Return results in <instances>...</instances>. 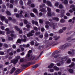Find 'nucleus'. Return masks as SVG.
Listing matches in <instances>:
<instances>
[{
  "mask_svg": "<svg viewBox=\"0 0 75 75\" xmlns=\"http://www.w3.org/2000/svg\"><path fill=\"white\" fill-rule=\"evenodd\" d=\"M11 38L10 37L8 38V40H13V37H14V35L13 34H11Z\"/></svg>",
  "mask_w": 75,
  "mask_h": 75,
  "instance_id": "obj_7",
  "label": "nucleus"
},
{
  "mask_svg": "<svg viewBox=\"0 0 75 75\" xmlns=\"http://www.w3.org/2000/svg\"><path fill=\"white\" fill-rule=\"evenodd\" d=\"M13 48H16V46L14 45H13Z\"/></svg>",
  "mask_w": 75,
  "mask_h": 75,
  "instance_id": "obj_63",
  "label": "nucleus"
},
{
  "mask_svg": "<svg viewBox=\"0 0 75 75\" xmlns=\"http://www.w3.org/2000/svg\"><path fill=\"white\" fill-rule=\"evenodd\" d=\"M35 56H33L31 57V59H35Z\"/></svg>",
  "mask_w": 75,
  "mask_h": 75,
  "instance_id": "obj_40",
  "label": "nucleus"
},
{
  "mask_svg": "<svg viewBox=\"0 0 75 75\" xmlns=\"http://www.w3.org/2000/svg\"><path fill=\"white\" fill-rule=\"evenodd\" d=\"M66 15L67 16H70V13H66Z\"/></svg>",
  "mask_w": 75,
  "mask_h": 75,
  "instance_id": "obj_49",
  "label": "nucleus"
},
{
  "mask_svg": "<svg viewBox=\"0 0 75 75\" xmlns=\"http://www.w3.org/2000/svg\"><path fill=\"white\" fill-rule=\"evenodd\" d=\"M35 22L34 21V20H32V24H35Z\"/></svg>",
  "mask_w": 75,
  "mask_h": 75,
  "instance_id": "obj_55",
  "label": "nucleus"
},
{
  "mask_svg": "<svg viewBox=\"0 0 75 75\" xmlns=\"http://www.w3.org/2000/svg\"><path fill=\"white\" fill-rule=\"evenodd\" d=\"M47 5H48V6H52L50 2L49 1H47Z\"/></svg>",
  "mask_w": 75,
  "mask_h": 75,
  "instance_id": "obj_17",
  "label": "nucleus"
},
{
  "mask_svg": "<svg viewBox=\"0 0 75 75\" xmlns=\"http://www.w3.org/2000/svg\"><path fill=\"white\" fill-rule=\"evenodd\" d=\"M65 47H66L65 45H62L61 46V48H62V49H64Z\"/></svg>",
  "mask_w": 75,
  "mask_h": 75,
  "instance_id": "obj_30",
  "label": "nucleus"
},
{
  "mask_svg": "<svg viewBox=\"0 0 75 75\" xmlns=\"http://www.w3.org/2000/svg\"><path fill=\"white\" fill-rule=\"evenodd\" d=\"M75 65V63H74L73 62L71 63V64L68 67H69V68H72L73 67V66H74V65Z\"/></svg>",
  "mask_w": 75,
  "mask_h": 75,
  "instance_id": "obj_13",
  "label": "nucleus"
},
{
  "mask_svg": "<svg viewBox=\"0 0 75 75\" xmlns=\"http://www.w3.org/2000/svg\"><path fill=\"white\" fill-rule=\"evenodd\" d=\"M45 30V29H44V28H41V31L42 32H43V31H44Z\"/></svg>",
  "mask_w": 75,
  "mask_h": 75,
  "instance_id": "obj_53",
  "label": "nucleus"
},
{
  "mask_svg": "<svg viewBox=\"0 0 75 75\" xmlns=\"http://www.w3.org/2000/svg\"><path fill=\"white\" fill-rule=\"evenodd\" d=\"M6 13L7 15H8V16H10V15H11V13L9 11H7L6 12Z\"/></svg>",
  "mask_w": 75,
  "mask_h": 75,
  "instance_id": "obj_25",
  "label": "nucleus"
},
{
  "mask_svg": "<svg viewBox=\"0 0 75 75\" xmlns=\"http://www.w3.org/2000/svg\"><path fill=\"white\" fill-rule=\"evenodd\" d=\"M5 21L6 23H8V20L7 19H5Z\"/></svg>",
  "mask_w": 75,
  "mask_h": 75,
  "instance_id": "obj_46",
  "label": "nucleus"
},
{
  "mask_svg": "<svg viewBox=\"0 0 75 75\" xmlns=\"http://www.w3.org/2000/svg\"><path fill=\"white\" fill-rule=\"evenodd\" d=\"M40 11H41L42 12H46L47 11H45V9H41L39 10Z\"/></svg>",
  "mask_w": 75,
  "mask_h": 75,
  "instance_id": "obj_12",
  "label": "nucleus"
},
{
  "mask_svg": "<svg viewBox=\"0 0 75 75\" xmlns=\"http://www.w3.org/2000/svg\"><path fill=\"white\" fill-rule=\"evenodd\" d=\"M34 33H35L34 30H32L31 31L30 33H29L27 34V35L28 37L31 36H33V34H34Z\"/></svg>",
  "mask_w": 75,
  "mask_h": 75,
  "instance_id": "obj_2",
  "label": "nucleus"
},
{
  "mask_svg": "<svg viewBox=\"0 0 75 75\" xmlns=\"http://www.w3.org/2000/svg\"><path fill=\"white\" fill-rule=\"evenodd\" d=\"M63 7V6H62V5L60 4L59 5V8H62Z\"/></svg>",
  "mask_w": 75,
  "mask_h": 75,
  "instance_id": "obj_37",
  "label": "nucleus"
},
{
  "mask_svg": "<svg viewBox=\"0 0 75 75\" xmlns=\"http://www.w3.org/2000/svg\"><path fill=\"white\" fill-rule=\"evenodd\" d=\"M24 61V60L23 59H20V61L21 62H23Z\"/></svg>",
  "mask_w": 75,
  "mask_h": 75,
  "instance_id": "obj_56",
  "label": "nucleus"
},
{
  "mask_svg": "<svg viewBox=\"0 0 75 75\" xmlns=\"http://www.w3.org/2000/svg\"><path fill=\"white\" fill-rule=\"evenodd\" d=\"M35 25H36L37 26H38V22L37 21H35Z\"/></svg>",
  "mask_w": 75,
  "mask_h": 75,
  "instance_id": "obj_32",
  "label": "nucleus"
},
{
  "mask_svg": "<svg viewBox=\"0 0 75 75\" xmlns=\"http://www.w3.org/2000/svg\"><path fill=\"white\" fill-rule=\"evenodd\" d=\"M0 54H1V55H4V52H0Z\"/></svg>",
  "mask_w": 75,
  "mask_h": 75,
  "instance_id": "obj_48",
  "label": "nucleus"
},
{
  "mask_svg": "<svg viewBox=\"0 0 75 75\" xmlns=\"http://www.w3.org/2000/svg\"><path fill=\"white\" fill-rule=\"evenodd\" d=\"M60 22L61 23H64L65 22V20L64 19H61L60 20Z\"/></svg>",
  "mask_w": 75,
  "mask_h": 75,
  "instance_id": "obj_31",
  "label": "nucleus"
},
{
  "mask_svg": "<svg viewBox=\"0 0 75 75\" xmlns=\"http://www.w3.org/2000/svg\"><path fill=\"white\" fill-rule=\"evenodd\" d=\"M62 60L63 61H66L67 60V58H64L62 59Z\"/></svg>",
  "mask_w": 75,
  "mask_h": 75,
  "instance_id": "obj_50",
  "label": "nucleus"
},
{
  "mask_svg": "<svg viewBox=\"0 0 75 75\" xmlns=\"http://www.w3.org/2000/svg\"><path fill=\"white\" fill-rule=\"evenodd\" d=\"M53 68L54 69H55V70H56L57 71H58L59 70V68L57 67L56 66H54L53 67Z\"/></svg>",
  "mask_w": 75,
  "mask_h": 75,
  "instance_id": "obj_18",
  "label": "nucleus"
},
{
  "mask_svg": "<svg viewBox=\"0 0 75 75\" xmlns=\"http://www.w3.org/2000/svg\"><path fill=\"white\" fill-rule=\"evenodd\" d=\"M44 6H45V5H44V4L42 5H41L40 6V8H42V7H44Z\"/></svg>",
  "mask_w": 75,
  "mask_h": 75,
  "instance_id": "obj_52",
  "label": "nucleus"
},
{
  "mask_svg": "<svg viewBox=\"0 0 75 75\" xmlns=\"http://www.w3.org/2000/svg\"><path fill=\"white\" fill-rule=\"evenodd\" d=\"M34 30L36 31L38 30V28L36 27H33Z\"/></svg>",
  "mask_w": 75,
  "mask_h": 75,
  "instance_id": "obj_29",
  "label": "nucleus"
},
{
  "mask_svg": "<svg viewBox=\"0 0 75 75\" xmlns=\"http://www.w3.org/2000/svg\"><path fill=\"white\" fill-rule=\"evenodd\" d=\"M4 47H6V48H7V47H8V45H7L6 44H4Z\"/></svg>",
  "mask_w": 75,
  "mask_h": 75,
  "instance_id": "obj_44",
  "label": "nucleus"
},
{
  "mask_svg": "<svg viewBox=\"0 0 75 75\" xmlns=\"http://www.w3.org/2000/svg\"><path fill=\"white\" fill-rule=\"evenodd\" d=\"M23 13V11H21L20 13V16L18 14H16V16L17 17H21L23 16V15H22V13Z\"/></svg>",
  "mask_w": 75,
  "mask_h": 75,
  "instance_id": "obj_4",
  "label": "nucleus"
},
{
  "mask_svg": "<svg viewBox=\"0 0 75 75\" xmlns=\"http://www.w3.org/2000/svg\"><path fill=\"white\" fill-rule=\"evenodd\" d=\"M6 31H7V34H10L11 32L9 30V29L8 28H6L5 29Z\"/></svg>",
  "mask_w": 75,
  "mask_h": 75,
  "instance_id": "obj_11",
  "label": "nucleus"
},
{
  "mask_svg": "<svg viewBox=\"0 0 75 75\" xmlns=\"http://www.w3.org/2000/svg\"><path fill=\"white\" fill-rule=\"evenodd\" d=\"M68 2L67 0H64V3L65 4H68Z\"/></svg>",
  "mask_w": 75,
  "mask_h": 75,
  "instance_id": "obj_24",
  "label": "nucleus"
},
{
  "mask_svg": "<svg viewBox=\"0 0 75 75\" xmlns=\"http://www.w3.org/2000/svg\"><path fill=\"white\" fill-rule=\"evenodd\" d=\"M31 7H34L35 5H34V4H31Z\"/></svg>",
  "mask_w": 75,
  "mask_h": 75,
  "instance_id": "obj_41",
  "label": "nucleus"
},
{
  "mask_svg": "<svg viewBox=\"0 0 75 75\" xmlns=\"http://www.w3.org/2000/svg\"><path fill=\"white\" fill-rule=\"evenodd\" d=\"M40 32H36L35 33V35H40Z\"/></svg>",
  "mask_w": 75,
  "mask_h": 75,
  "instance_id": "obj_26",
  "label": "nucleus"
},
{
  "mask_svg": "<svg viewBox=\"0 0 75 75\" xmlns=\"http://www.w3.org/2000/svg\"><path fill=\"white\" fill-rule=\"evenodd\" d=\"M59 5V4L58 2H56L55 3V6H56V7H57Z\"/></svg>",
  "mask_w": 75,
  "mask_h": 75,
  "instance_id": "obj_35",
  "label": "nucleus"
},
{
  "mask_svg": "<svg viewBox=\"0 0 75 75\" xmlns=\"http://www.w3.org/2000/svg\"><path fill=\"white\" fill-rule=\"evenodd\" d=\"M26 27L27 28H29L30 27V25H29L27 24L26 25Z\"/></svg>",
  "mask_w": 75,
  "mask_h": 75,
  "instance_id": "obj_39",
  "label": "nucleus"
},
{
  "mask_svg": "<svg viewBox=\"0 0 75 75\" xmlns=\"http://www.w3.org/2000/svg\"><path fill=\"white\" fill-rule=\"evenodd\" d=\"M9 7L10 8H12L13 7V5L11 4L10 5Z\"/></svg>",
  "mask_w": 75,
  "mask_h": 75,
  "instance_id": "obj_36",
  "label": "nucleus"
},
{
  "mask_svg": "<svg viewBox=\"0 0 75 75\" xmlns=\"http://www.w3.org/2000/svg\"><path fill=\"white\" fill-rule=\"evenodd\" d=\"M24 23L25 24H27L28 23V21L26 20H24Z\"/></svg>",
  "mask_w": 75,
  "mask_h": 75,
  "instance_id": "obj_21",
  "label": "nucleus"
},
{
  "mask_svg": "<svg viewBox=\"0 0 75 75\" xmlns=\"http://www.w3.org/2000/svg\"><path fill=\"white\" fill-rule=\"evenodd\" d=\"M16 71V69L15 68H13L12 69V71L11 72V74H12V73H13L14 71Z\"/></svg>",
  "mask_w": 75,
  "mask_h": 75,
  "instance_id": "obj_14",
  "label": "nucleus"
},
{
  "mask_svg": "<svg viewBox=\"0 0 75 75\" xmlns=\"http://www.w3.org/2000/svg\"><path fill=\"white\" fill-rule=\"evenodd\" d=\"M39 45V44L38 43H36L35 44V46H38Z\"/></svg>",
  "mask_w": 75,
  "mask_h": 75,
  "instance_id": "obj_51",
  "label": "nucleus"
},
{
  "mask_svg": "<svg viewBox=\"0 0 75 75\" xmlns=\"http://www.w3.org/2000/svg\"><path fill=\"white\" fill-rule=\"evenodd\" d=\"M60 56V55L59 54H57L54 56V58H58V57H59Z\"/></svg>",
  "mask_w": 75,
  "mask_h": 75,
  "instance_id": "obj_19",
  "label": "nucleus"
},
{
  "mask_svg": "<svg viewBox=\"0 0 75 75\" xmlns=\"http://www.w3.org/2000/svg\"><path fill=\"white\" fill-rule=\"evenodd\" d=\"M29 47H30V45L29 44H27L26 45V48Z\"/></svg>",
  "mask_w": 75,
  "mask_h": 75,
  "instance_id": "obj_42",
  "label": "nucleus"
},
{
  "mask_svg": "<svg viewBox=\"0 0 75 75\" xmlns=\"http://www.w3.org/2000/svg\"><path fill=\"white\" fill-rule=\"evenodd\" d=\"M54 66V64H52L50 65H49L48 67V68H52V67Z\"/></svg>",
  "mask_w": 75,
  "mask_h": 75,
  "instance_id": "obj_10",
  "label": "nucleus"
},
{
  "mask_svg": "<svg viewBox=\"0 0 75 75\" xmlns=\"http://www.w3.org/2000/svg\"><path fill=\"white\" fill-rule=\"evenodd\" d=\"M30 15L31 17H34L35 16V15H34V14L33 13H31L30 14Z\"/></svg>",
  "mask_w": 75,
  "mask_h": 75,
  "instance_id": "obj_22",
  "label": "nucleus"
},
{
  "mask_svg": "<svg viewBox=\"0 0 75 75\" xmlns=\"http://www.w3.org/2000/svg\"><path fill=\"white\" fill-rule=\"evenodd\" d=\"M69 72H70V73H71L72 74L73 73H74V70L73 69H70L68 70Z\"/></svg>",
  "mask_w": 75,
  "mask_h": 75,
  "instance_id": "obj_8",
  "label": "nucleus"
},
{
  "mask_svg": "<svg viewBox=\"0 0 75 75\" xmlns=\"http://www.w3.org/2000/svg\"><path fill=\"white\" fill-rule=\"evenodd\" d=\"M63 32V30H60L59 31V33H62Z\"/></svg>",
  "mask_w": 75,
  "mask_h": 75,
  "instance_id": "obj_38",
  "label": "nucleus"
},
{
  "mask_svg": "<svg viewBox=\"0 0 75 75\" xmlns=\"http://www.w3.org/2000/svg\"><path fill=\"white\" fill-rule=\"evenodd\" d=\"M39 21L40 23H43V21H42V20L41 19L39 20Z\"/></svg>",
  "mask_w": 75,
  "mask_h": 75,
  "instance_id": "obj_27",
  "label": "nucleus"
},
{
  "mask_svg": "<svg viewBox=\"0 0 75 75\" xmlns=\"http://www.w3.org/2000/svg\"><path fill=\"white\" fill-rule=\"evenodd\" d=\"M50 71L51 72H54V70L53 69H50Z\"/></svg>",
  "mask_w": 75,
  "mask_h": 75,
  "instance_id": "obj_54",
  "label": "nucleus"
},
{
  "mask_svg": "<svg viewBox=\"0 0 75 75\" xmlns=\"http://www.w3.org/2000/svg\"><path fill=\"white\" fill-rule=\"evenodd\" d=\"M45 37H48V34L47 33H45Z\"/></svg>",
  "mask_w": 75,
  "mask_h": 75,
  "instance_id": "obj_43",
  "label": "nucleus"
},
{
  "mask_svg": "<svg viewBox=\"0 0 75 75\" xmlns=\"http://www.w3.org/2000/svg\"><path fill=\"white\" fill-rule=\"evenodd\" d=\"M47 10L48 11L47 13L48 16H51V8L49 7H47Z\"/></svg>",
  "mask_w": 75,
  "mask_h": 75,
  "instance_id": "obj_3",
  "label": "nucleus"
},
{
  "mask_svg": "<svg viewBox=\"0 0 75 75\" xmlns=\"http://www.w3.org/2000/svg\"><path fill=\"white\" fill-rule=\"evenodd\" d=\"M39 37H40V38H42L43 37V35H40L39 36Z\"/></svg>",
  "mask_w": 75,
  "mask_h": 75,
  "instance_id": "obj_58",
  "label": "nucleus"
},
{
  "mask_svg": "<svg viewBox=\"0 0 75 75\" xmlns=\"http://www.w3.org/2000/svg\"><path fill=\"white\" fill-rule=\"evenodd\" d=\"M10 2L11 3H14V0H11L10 1Z\"/></svg>",
  "mask_w": 75,
  "mask_h": 75,
  "instance_id": "obj_47",
  "label": "nucleus"
},
{
  "mask_svg": "<svg viewBox=\"0 0 75 75\" xmlns=\"http://www.w3.org/2000/svg\"><path fill=\"white\" fill-rule=\"evenodd\" d=\"M60 62H61V61H60L59 60L57 61L56 62V63H57V66H59L61 65V64H59V63Z\"/></svg>",
  "mask_w": 75,
  "mask_h": 75,
  "instance_id": "obj_9",
  "label": "nucleus"
},
{
  "mask_svg": "<svg viewBox=\"0 0 75 75\" xmlns=\"http://www.w3.org/2000/svg\"><path fill=\"white\" fill-rule=\"evenodd\" d=\"M67 29V28L66 27H64L63 28V30H65Z\"/></svg>",
  "mask_w": 75,
  "mask_h": 75,
  "instance_id": "obj_62",
  "label": "nucleus"
},
{
  "mask_svg": "<svg viewBox=\"0 0 75 75\" xmlns=\"http://www.w3.org/2000/svg\"><path fill=\"white\" fill-rule=\"evenodd\" d=\"M23 39H21V40L18 39L17 40V42H16V43H17V42H18V43H20L21 42V41H23Z\"/></svg>",
  "mask_w": 75,
  "mask_h": 75,
  "instance_id": "obj_15",
  "label": "nucleus"
},
{
  "mask_svg": "<svg viewBox=\"0 0 75 75\" xmlns=\"http://www.w3.org/2000/svg\"><path fill=\"white\" fill-rule=\"evenodd\" d=\"M30 53H31V50H30L28 52V53L27 55V56L29 57H30Z\"/></svg>",
  "mask_w": 75,
  "mask_h": 75,
  "instance_id": "obj_16",
  "label": "nucleus"
},
{
  "mask_svg": "<svg viewBox=\"0 0 75 75\" xmlns=\"http://www.w3.org/2000/svg\"><path fill=\"white\" fill-rule=\"evenodd\" d=\"M15 28L17 31H19L20 30V29L19 28H18V27L17 26H15Z\"/></svg>",
  "mask_w": 75,
  "mask_h": 75,
  "instance_id": "obj_28",
  "label": "nucleus"
},
{
  "mask_svg": "<svg viewBox=\"0 0 75 75\" xmlns=\"http://www.w3.org/2000/svg\"><path fill=\"white\" fill-rule=\"evenodd\" d=\"M38 67V65L37 64L36 65L34 66V68H37Z\"/></svg>",
  "mask_w": 75,
  "mask_h": 75,
  "instance_id": "obj_61",
  "label": "nucleus"
},
{
  "mask_svg": "<svg viewBox=\"0 0 75 75\" xmlns=\"http://www.w3.org/2000/svg\"><path fill=\"white\" fill-rule=\"evenodd\" d=\"M21 51V50H20V49H18L17 50V52H20Z\"/></svg>",
  "mask_w": 75,
  "mask_h": 75,
  "instance_id": "obj_59",
  "label": "nucleus"
},
{
  "mask_svg": "<svg viewBox=\"0 0 75 75\" xmlns=\"http://www.w3.org/2000/svg\"><path fill=\"white\" fill-rule=\"evenodd\" d=\"M19 3L21 5H23V2L21 0L20 1Z\"/></svg>",
  "mask_w": 75,
  "mask_h": 75,
  "instance_id": "obj_34",
  "label": "nucleus"
},
{
  "mask_svg": "<svg viewBox=\"0 0 75 75\" xmlns=\"http://www.w3.org/2000/svg\"><path fill=\"white\" fill-rule=\"evenodd\" d=\"M16 60H12L11 61V63H13V62L14 63V64H16L17 62H18V59H20V57L19 56H17L16 57Z\"/></svg>",
  "mask_w": 75,
  "mask_h": 75,
  "instance_id": "obj_1",
  "label": "nucleus"
},
{
  "mask_svg": "<svg viewBox=\"0 0 75 75\" xmlns=\"http://www.w3.org/2000/svg\"><path fill=\"white\" fill-rule=\"evenodd\" d=\"M53 20H56V21H58L59 20V19H58V18H56L55 17H53Z\"/></svg>",
  "mask_w": 75,
  "mask_h": 75,
  "instance_id": "obj_20",
  "label": "nucleus"
},
{
  "mask_svg": "<svg viewBox=\"0 0 75 75\" xmlns=\"http://www.w3.org/2000/svg\"><path fill=\"white\" fill-rule=\"evenodd\" d=\"M31 3V1L30 0H29L28 3V5H29V4H30Z\"/></svg>",
  "mask_w": 75,
  "mask_h": 75,
  "instance_id": "obj_33",
  "label": "nucleus"
},
{
  "mask_svg": "<svg viewBox=\"0 0 75 75\" xmlns=\"http://www.w3.org/2000/svg\"><path fill=\"white\" fill-rule=\"evenodd\" d=\"M45 28H49V26H48V25H45Z\"/></svg>",
  "mask_w": 75,
  "mask_h": 75,
  "instance_id": "obj_57",
  "label": "nucleus"
},
{
  "mask_svg": "<svg viewBox=\"0 0 75 75\" xmlns=\"http://www.w3.org/2000/svg\"><path fill=\"white\" fill-rule=\"evenodd\" d=\"M0 18H1V20L2 21H3L5 19V17L3 16H1V15H0Z\"/></svg>",
  "mask_w": 75,
  "mask_h": 75,
  "instance_id": "obj_6",
  "label": "nucleus"
},
{
  "mask_svg": "<svg viewBox=\"0 0 75 75\" xmlns=\"http://www.w3.org/2000/svg\"><path fill=\"white\" fill-rule=\"evenodd\" d=\"M71 60L69 59L67 61V64H70V63H71Z\"/></svg>",
  "mask_w": 75,
  "mask_h": 75,
  "instance_id": "obj_23",
  "label": "nucleus"
},
{
  "mask_svg": "<svg viewBox=\"0 0 75 75\" xmlns=\"http://www.w3.org/2000/svg\"><path fill=\"white\" fill-rule=\"evenodd\" d=\"M30 44L31 45H33L34 44V42L33 41H32L30 42Z\"/></svg>",
  "mask_w": 75,
  "mask_h": 75,
  "instance_id": "obj_45",
  "label": "nucleus"
},
{
  "mask_svg": "<svg viewBox=\"0 0 75 75\" xmlns=\"http://www.w3.org/2000/svg\"><path fill=\"white\" fill-rule=\"evenodd\" d=\"M8 19L9 20H12V18L11 17H9Z\"/></svg>",
  "mask_w": 75,
  "mask_h": 75,
  "instance_id": "obj_64",
  "label": "nucleus"
},
{
  "mask_svg": "<svg viewBox=\"0 0 75 75\" xmlns=\"http://www.w3.org/2000/svg\"><path fill=\"white\" fill-rule=\"evenodd\" d=\"M33 12L36 13V14L37 15V16H38V12L37 11V10L36 9H34L33 10Z\"/></svg>",
  "mask_w": 75,
  "mask_h": 75,
  "instance_id": "obj_5",
  "label": "nucleus"
},
{
  "mask_svg": "<svg viewBox=\"0 0 75 75\" xmlns=\"http://www.w3.org/2000/svg\"><path fill=\"white\" fill-rule=\"evenodd\" d=\"M39 16H42V13L41 12L39 13Z\"/></svg>",
  "mask_w": 75,
  "mask_h": 75,
  "instance_id": "obj_60",
  "label": "nucleus"
}]
</instances>
